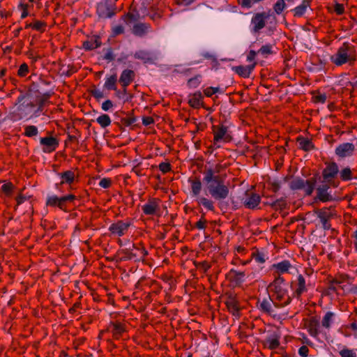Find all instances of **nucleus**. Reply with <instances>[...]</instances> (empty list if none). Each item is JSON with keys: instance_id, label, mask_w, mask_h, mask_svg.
<instances>
[{"instance_id": "1", "label": "nucleus", "mask_w": 357, "mask_h": 357, "mask_svg": "<svg viewBox=\"0 0 357 357\" xmlns=\"http://www.w3.org/2000/svg\"><path fill=\"white\" fill-rule=\"evenodd\" d=\"M45 98H33L28 95H20L9 108L6 119L12 122L28 121L43 114Z\"/></svg>"}, {"instance_id": "2", "label": "nucleus", "mask_w": 357, "mask_h": 357, "mask_svg": "<svg viewBox=\"0 0 357 357\" xmlns=\"http://www.w3.org/2000/svg\"><path fill=\"white\" fill-rule=\"evenodd\" d=\"M203 183L204 192L211 195L216 201L225 199L229 194V189L224 179L214 174L212 169H207L204 174Z\"/></svg>"}, {"instance_id": "3", "label": "nucleus", "mask_w": 357, "mask_h": 357, "mask_svg": "<svg viewBox=\"0 0 357 357\" xmlns=\"http://www.w3.org/2000/svg\"><path fill=\"white\" fill-rule=\"evenodd\" d=\"M269 288L272 292L273 305L275 307H284L291 301L289 292V285L282 277H277L270 284Z\"/></svg>"}, {"instance_id": "4", "label": "nucleus", "mask_w": 357, "mask_h": 357, "mask_svg": "<svg viewBox=\"0 0 357 357\" xmlns=\"http://www.w3.org/2000/svg\"><path fill=\"white\" fill-rule=\"evenodd\" d=\"M357 54L354 45L349 43H344L331 56V61L336 66H341L344 64L353 66L356 60Z\"/></svg>"}, {"instance_id": "5", "label": "nucleus", "mask_w": 357, "mask_h": 357, "mask_svg": "<svg viewBox=\"0 0 357 357\" xmlns=\"http://www.w3.org/2000/svg\"><path fill=\"white\" fill-rule=\"evenodd\" d=\"M190 183L191 186L192 195L196 198V202L197 204L204 206L208 211H213L215 210L213 201L200 195L202 189V184L201 181L198 178H196L194 180H190Z\"/></svg>"}, {"instance_id": "6", "label": "nucleus", "mask_w": 357, "mask_h": 357, "mask_svg": "<svg viewBox=\"0 0 357 357\" xmlns=\"http://www.w3.org/2000/svg\"><path fill=\"white\" fill-rule=\"evenodd\" d=\"M315 183L316 181L314 178L306 181L301 178H295L291 183V188L294 190H303L307 195H310L314 189Z\"/></svg>"}, {"instance_id": "7", "label": "nucleus", "mask_w": 357, "mask_h": 357, "mask_svg": "<svg viewBox=\"0 0 357 357\" xmlns=\"http://www.w3.org/2000/svg\"><path fill=\"white\" fill-rule=\"evenodd\" d=\"M213 144L216 147H220L218 144L220 142H227L231 137L228 132L227 127L223 125L213 127Z\"/></svg>"}, {"instance_id": "8", "label": "nucleus", "mask_w": 357, "mask_h": 357, "mask_svg": "<svg viewBox=\"0 0 357 357\" xmlns=\"http://www.w3.org/2000/svg\"><path fill=\"white\" fill-rule=\"evenodd\" d=\"M75 198V196L73 195H68L61 197L56 195H51L47 197L46 204L50 206H58L61 209H63L66 202H73Z\"/></svg>"}, {"instance_id": "9", "label": "nucleus", "mask_w": 357, "mask_h": 357, "mask_svg": "<svg viewBox=\"0 0 357 357\" xmlns=\"http://www.w3.org/2000/svg\"><path fill=\"white\" fill-rule=\"evenodd\" d=\"M130 225L131 222L129 220H118L110 225L109 231L114 236H123L126 234Z\"/></svg>"}, {"instance_id": "10", "label": "nucleus", "mask_w": 357, "mask_h": 357, "mask_svg": "<svg viewBox=\"0 0 357 357\" xmlns=\"http://www.w3.org/2000/svg\"><path fill=\"white\" fill-rule=\"evenodd\" d=\"M280 344V335L276 331L268 333L263 340L264 347L271 350L278 348Z\"/></svg>"}, {"instance_id": "11", "label": "nucleus", "mask_w": 357, "mask_h": 357, "mask_svg": "<svg viewBox=\"0 0 357 357\" xmlns=\"http://www.w3.org/2000/svg\"><path fill=\"white\" fill-rule=\"evenodd\" d=\"M40 144L44 153H50L59 146V141L54 137H45L40 139Z\"/></svg>"}, {"instance_id": "12", "label": "nucleus", "mask_w": 357, "mask_h": 357, "mask_svg": "<svg viewBox=\"0 0 357 357\" xmlns=\"http://www.w3.org/2000/svg\"><path fill=\"white\" fill-rule=\"evenodd\" d=\"M268 17L265 13H259L255 14L251 20L252 31L254 33L259 32L266 25V20Z\"/></svg>"}, {"instance_id": "13", "label": "nucleus", "mask_w": 357, "mask_h": 357, "mask_svg": "<svg viewBox=\"0 0 357 357\" xmlns=\"http://www.w3.org/2000/svg\"><path fill=\"white\" fill-rule=\"evenodd\" d=\"M142 211L147 215H156L160 211V201L157 199H149L142 206Z\"/></svg>"}, {"instance_id": "14", "label": "nucleus", "mask_w": 357, "mask_h": 357, "mask_svg": "<svg viewBox=\"0 0 357 357\" xmlns=\"http://www.w3.org/2000/svg\"><path fill=\"white\" fill-rule=\"evenodd\" d=\"M261 197L258 194L252 192H248L245 195V197L243 199L244 205L248 208L253 209L256 208L260 203Z\"/></svg>"}, {"instance_id": "15", "label": "nucleus", "mask_w": 357, "mask_h": 357, "mask_svg": "<svg viewBox=\"0 0 357 357\" xmlns=\"http://www.w3.org/2000/svg\"><path fill=\"white\" fill-rule=\"evenodd\" d=\"M293 268V266L288 260H283L272 265V269L278 275V277L284 273H290Z\"/></svg>"}, {"instance_id": "16", "label": "nucleus", "mask_w": 357, "mask_h": 357, "mask_svg": "<svg viewBox=\"0 0 357 357\" xmlns=\"http://www.w3.org/2000/svg\"><path fill=\"white\" fill-rule=\"evenodd\" d=\"M135 73L133 70L126 69L123 70L119 78V82L123 88V93H126V88L134 80Z\"/></svg>"}, {"instance_id": "17", "label": "nucleus", "mask_w": 357, "mask_h": 357, "mask_svg": "<svg viewBox=\"0 0 357 357\" xmlns=\"http://www.w3.org/2000/svg\"><path fill=\"white\" fill-rule=\"evenodd\" d=\"M97 13L100 17H111L114 13L109 4L108 0H102L97 6Z\"/></svg>"}, {"instance_id": "18", "label": "nucleus", "mask_w": 357, "mask_h": 357, "mask_svg": "<svg viewBox=\"0 0 357 357\" xmlns=\"http://www.w3.org/2000/svg\"><path fill=\"white\" fill-rule=\"evenodd\" d=\"M259 309L262 312H264L271 316H273L274 317H276V312L275 311L274 307H273V298H271V297H269L268 298H264L261 301L259 302Z\"/></svg>"}, {"instance_id": "19", "label": "nucleus", "mask_w": 357, "mask_h": 357, "mask_svg": "<svg viewBox=\"0 0 357 357\" xmlns=\"http://www.w3.org/2000/svg\"><path fill=\"white\" fill-rule=\"evenodd\" d=\"M107 330L112 333L116 339L119 338L126 331L124 324L119 321L111 322Z\"/></svg>"}, {"instance_id": "20", "label": "nucleus", "mask_w": 357, "mask_h": 357, "mask_svg": "<svg viewBox=\"0 0 357 357\" xmlns=\"http://www.w3.org/2000/svg\"><path fill=\"white\" fill-rule=\"evenodd\" d=\"M339 172L338 167L336 163L332 162L327 165L323 171V176L327 181H330Z\"/></svg>"}, {"instance_id": "21", "label": "nucleus", "mask_w": 357, "mask_h": 357, "mask_svg": "<svg viewBox=\"0 0 357 357\" xmlns=\"http://www.w3.org/2000/svg\"><path fill=\"white\" fill-rule=\"evenodd\" d=\"M354 150V146L351 143H344L335 149V153L340 157H346L351 155Z\"/></svg>"}, {"instance_id": "22", "label": "nucleus", "mask_w": 357, "mask_h": 357, "mask_svg": "<svg viewBox=\"0 0 357 357\" xmlns=\"http://www.w3.org/2000/svg\"><path fill=\"white\" fill-rule=\"evenodd\" d=\"M135 59L142 60L144 63H153L156 57L151 53L145 50H139L134 54Z\"/></svg>"}, {"instance_id": "23", "label": "nucleus", "mask_w": 357, "mask_h": 357, "mask_svg": "<svg viewBox=\"0 0 357 357\" xmlns=\"http://www.w3.org/2000/svg\"><path fill=\"white\" fill-rule=\"evenodd\" d=\"M255 67V63L247 66H238L234 68V71L243 77H248Z\"/></svg>"}, {"instance_id": "24", "label": "nucleus", "mask_w": 357, "mask_h": 357, "mask_svg": "<svg viewBox=\"0 0 357 357\" xmlns=\"http://www.w3.org/2000/svg\"><path fill=\"white\" fill-rule=\"evenodd\" d=\"M203 96L201 92L198 91L191 94L188 97V103L194 108H199L202 105Z\"/></svg>"}, {"instance_id": "25", "label": "nucleus", "mask_w": 357, "mask_h": 357, "mask_svg": "<svg viewBox=\"0 0 357 357\" xmlns=\"http://www.w3.org/2000/svg\"><path fill=\"white\" fill-rule=\"evenodd\" d=\"M319 322L316 319H312L307 325V329L310 335L313 337H317L319 334Z\"/></svg>"}, {"instance_id": "26", "label": "nucleus", "mask_w": 357, "mask_h": 357, "mask_svg": "<svg viewBox=\"0 0 357 357\" xmlns=\"http://www.w3.org/2000/svg\"><path fill=\"white\" fill-rule=\"evenodd\" d=\"M61 178V184H72L75 179V172L70 170L59 174Z\"/></svg>"}, {"instance_id": "27", "label": "nucleus", "mask_w": 357, "mask_h": 357, "mask_svg": "<svg viewBox=\"0 0 357 357\" xmlns=\"http://www.w3.org/2000/svg\"><path fill=\"white\" fill-rule=\"evenodd\" d=\"M329 187L327 185H322L319 186L317 191V198L321 202H328L332 199L331 196L328 192Z\"/></svg>"}, {"instance_id": "28", "label": "nucleus", "mask_w": 357, "mask_h": 357, "mask_svg": "<svg viewBox=\"0 0 357 357\" xmlns=\"http://www.w3.org/2000/svg\"><path fill=\"white\" fill-rule=\"evenodd\" d=\"M149 26L144 23H137L132 27V33L137 36H142L148 32Z\"/></svg>"}, {"instance_id": "29", "label": "nucleus", "mask_w": 357, "mask_h": 357, "mask_svg": "<svg viewBox=\"0 0 357 357\" xmlns=\"http://www.w3.org/2000/svg\"><path fill=\"white\" fill-rule=\"evenodd\" d=\"M335 314L332 312H327L322 320H321V326L327 329H329L331 327V325L334 322Z\"/></svg>"}, {"instance_id": "30", "label": "nucleus", "mask_w": 357, "mask_h": 357, "mask_svg": "<svg viewBox=\"0 0 357 357\" xmlns=\"http://www.w3.org/2000/svg\"><path fill=\"white\" fill-rule=\"evenodd\" d=\"M116 82L117 76L116 74L106 77L104 84L105 89L116 91Z\"/></svg>"}, {"instance_id": "31", "label": "nucleus", "mask_w": 357, "mask_h": 357, "mask_svg": "<svg viewBox=\"0 0 357 357\" xmlns=\"http://www.w3.org/2000/svg\"><path fill=\"white\" fill-rule=\"evenodd\" d=\"M305 291H307L305 280L302 275H299L298 276V287L295 291V294L296 296L298 297Z\"/></svg>"}, {"instance_id": "32", "label": "nucleus", "mask_w": 357, "mask_h": 357, "mask_svg": "<svg viewBox=\"0 0 357 357\" xmlns=\"http://www.w3.org/2000/svg\"><path fill=\"white\" fill-rule=\"evenodd\" d=\"M252 258L256 263L264 264L268 257L264 252L256 250L252 253Z\"/></svg>"}, {"instance_id": "33", "label": "nucleus", "mask_w": 357, "mask_h": 357, "mask_svg": "<svg viewBox=\"0 0 357 357\" xmlns=\"http://www.w3.org/2000/svg\"><path fill=\"white\" fill-rule=\"evenodd\" d=\"M24 132L23 135L27 137H33L38 135V129L36 126L28 125L24 127Z\"/></svg>"}, {"instance_id": "34", "label": "nucleus", "mask_w": 357, "mask_h": 357, "mask_svg": "<svg viewBox=\"0 0 357 357\" xmlns=\"http://www.w3.org/2000/svg\"><path fill=\"white\" fill-rule=\"evenodd\" d=\"M330 216L331 213L328 211H320L319 213V218H320V220L325 229H328L330 228V225L328 224Z\"/></svg>"}, {"instance_id": "35", "label": "nucleus", "mask_w": 357, "mask_h": 357, "mask_svg": "<svg viewBox=\"0 0 357 357\" xmlns=\"http://www.w3.org/2000/svg\"><path fill=\"white\" fill-rule=\"evenodd\" d=\"M308 6L309 2L307 0H304L301 5L294 9V15L297 17L302 16L306 12Z\"/></svg>"}, {"instance_id": "36", "label": "nucleus", "mask_w": 357, "mask_h": 357, "mask_svg": "<svg viewBox=\"0 0 357 357\" xmlns=\"http://www.w3.org/2000/svg\"><path fill=\"white\" fill-rule=\"evenodd\" d=\"M30 7L28 3H26L24 0H20L17 9L22 12L21 13V19H24L29 15L28 9Z\"/></svg>"}, {"instance_id": "37", "label": "nucleus", "mask_w": 357, "mask_h": 357, "mask_svg": "<svg viewBox=\"0 0 357 357\" xmlns=\"http://www.w3.org/2000/svg\"><path fill=\"white\" fill-rule=\"evenodd\" d=\"M97 123L103 128L111 124V119L107 114H101L96 119Z\"/></svg>"}, {"instance_id": "38", "label": "nucleus", "mask_w": 357, "mask_h": 357, "mask_svg": "<svg viewBox=\"0 0 357 357\" xmlns=\"http://www.w3.org/2000/svg\"><path fill=\"white\" fill-rule=\"evenodd\" d=\"M233 281L236 284H241L245 281V273L243 271H234Z\"/></svg>"}, {"instance_id": "39", "label": "nucleus", "mask_w": 357, "mask_h": 357, "mask_svg": "<svg viewBox=\"0 0 357 357\" xmlns=\"http://www.w3.org/2000/svg\"><path fill=\"white\" fill-rule=\"evenodd\" d=\"M339 354L341 357H357V354L354 349H348L344 347L339 351Z\"/></svg>"}, {"instance_id": "40", "label": "nucleus", "mask_w": 357, "mask_h": 357, "mask_svg": "<svg viewBox=\"0 0 357 357\" xmlns=\"http://www.w3.org/2000/svg\"><path fill=\"white\" fill-rule=\"evenodd\" d=\"M340 176L343 181H349L352 178V172L350 168L345 167L340 172Z\"/></svg>"}, {"instance_id": "41", "label": "nucleus", "mask_w": 357, "mask_h": 357, "mask_svg": "<svg viewBox=\"0 0 357 357\" xmlns=\"http://www.w3.org/2000/svg\"><path fill=\"white\" fill-rule=\"evenodd\" d=\"M273 52V45L270 44L263 45L258 51V53L264 56L271 54Z\"/></svg>"}, {"instance_id": "42", "label": "nucleus", "mask_w": 357, "mask_h": 357, "mask_svg": "<svg viewBox=\"0 0 357 357\" xmlns=\"http://www.w3.org/2000/svg\"><path fill=\"white\" fill-rule=\"evenodd\" d=\"M286 7L284 0H278L274 5V10L277 14H280Z\"/></svg>"}, {"instance_id": "43", "label": "nucleus", "mask_w": 357, "mask_h": 357, "mask_svg": "<svg viewBox=\"0 0 357 357\" xmlns=\"http://www.w3.org/2000/svg\"><path fill=\"white\" fill-rule=\"evenodd\" d=\"M300 146L305 151H309L313 148L312 143L306 139H303L300 141Z\"/></svg>"}, {"instance_id": "44", "label": "nucleus", "mask_w": 357, "mask_h": 357, "mask_svg": "<svg viewBox=\"0 0 357 357\" xmlns=\"http://www.w3.org/2000/svg\"><path fill=\"white\" fill-rule=\"evenodd\" d=\"M46 24L42 21H36L33 23V29L43 32L45 30Z\"/></svg>"}, {"instance_id": "45", "label": "nucleus", "mask_w": 357, "mask_h": 357, "mask_svg": "<svg viewBox=\"0 0 357 357\" xmlns=\"http://www.w3.org/2000/svg\"><path fill=\"white\" fill-rule=\"evenodd\" d=\"M218 92H220V88H218V87H212V86L207 87L204 91V93L205 96H206L207 97H211L213 94H215L216 93H218Z\"/></svg>"}, {"instance_id": "46", "label": "nucleus", "mask_w": 357, "mask_h": 357, "mask_svg": "<svg viewBox=\"0 0 357 357\" xmlns=\"http://www.w3.org/2000/svg\"><path fill=\"white\" fill-rule=\"evenodd\" d=\"M29 73V67L27 64L22 63L18 70L17 75L20 77H25Z\"/></svg>"}, {"instance_id": "47", "label": "nucleus", "mask_w": 357, "mask_h": 357, "mask_svg": "<svg viewBox=\"0 0 357 357\" xmlns=\"http://www.w3.org/2000/svg\"><path fill=\"white\" fill-rule=\"evenodd\" d=\"M256 55H257V52L254 50H250L248 55H247V61L249 62V64L250 63H255V65L257 64L256 61H255V57H256Z\"/></svg>"}, {"instance_id": "48", "label": "nucleus", "mask_w": 357, "mask_h": 357, "mask_svg": "<svg viewBox=\"0 0 357 357\" xmlns=\"http://www.w3.org/2000/svg\"><path fill=\"white\" fill-rule=\"evenodd\" d=\"M114 107V104L112 100H106L102 103L101 108L103 111L107 112Z\"/></svg>"}, {"instance_id": "49", "label": "nucleus", "mask_w": 357, "mask_h": 357, "mask_svg": "<svg viewBox=\"0 0 357 357\" xmlns=\"http://www.w3.org/2000/svg\"><path fill=\"white\" fill-rule=\"evenodd\" d=\"M13 185L11 183H4L1 185V190L6 195H10L13 190Z\"/></svg>"}, {"instance_id": "50", "label": "nucleus", "mask_w": 357, "mask_h": 357, "mask_svg": "<svg viewBox=\"0 0 357 357\" xmlns=\"http://www.w3.org/2000/svg\"><path fill=\"white\" fill-rule=\"evenodd\" d=\"M112 184L111 179L107 178H104L100 180L99 182V185L103 188H108L110 187Z\"/></svg>"}, {"instance_id": "51", "label": "nucleus", "mask_w": 357, "mask_h": 357, "mask_svg": "<svg viewBox=\"0 0 357 357\" xmlns=\"http://www.w3.org/2000/svg\"><path fill=\"white\" fill-rule=\"evenodd\" d=\"M159 169L162 173H167L171 170V166L169 163L162 162L159 165Z\"/></svg>"}, {"instance_id": "52", "label": "nucleus", "mask_w": 357, "mask_h": 357, "mask_svg": "<svg viewBox=\"0 0 357 357\" xmlns=\"http://www.w3.org/2000/svg\"><path fill=\"white\" fill-rule=\"evenodd\" d=\"M327 96L324 93H319L314 96V101L316 102L324 103L326 100Z\"/></svg>"}, {"instance_id": "53", "label": "nucleus", "mask_w": 357, "mask_h": 357, "mask_svg": "<svg viewBox=\"0 0 357 357\" xmlns=\"http://www.w3.org/2000/svg\"><path fill=\"white\" fill-rule=\"evenodd\" d=\"M309 349L306 346H302L298 349V354L302 357H307Z\"/></svg>"}, {"instance_id": "54", "label": "nucleus", "mask_w": 357, "mask_h": 357, "mask_svg": "<svg viewBox=\"0 0 357 357\" xmlns=\"http://www.w3.org/2000/svg\"><path fill=\"white\" fill-rule=\"evenodd\" d=\"M98 46H99V45L96 42L91 43V42L87 41L84 43V47L86 50H93V49L98 47Z\"/></svg>"}, {"instance_id": "55", "label": "nucleus", "mask_w": 357, "mask_h": 357, "mask_svg": "<svg viewBox=\"0 0 357 357\" xmlns=\"http://www.w3.org/2000/svg\"><path fill=\"white\" fill-rule=\"evenodd\" d=\"M199 82H200L199 78L195 77V78L190 79L188 80V85L190 87H197L198 86V84H199Z\"/></svg>"}, {"instance_id": "56", "label": "nucleus", "mask_w": 357, "mask_h": 357, "mask_svg": "<svg viewBox=\"0 0 357 357\" xmlns=\"http://www.w3.org/2000/svg\"><path fill=\"white\" fill-rule=\"evenodd\" d=\"M206 220L202 218L196 223V227L199 229H204L206 227Z\"/></svg>"}, {"instance_id": "57", "label": "nucleus", "mask_w": 357, "mask_h": 357, "mask_svg": "<svg viewBox=\"0 0 357 357\" xmlns=\"http://www.w3.org/2000/svg\"><path fill=\"white\" fill-rule=\"evenodd\" d=\"M335 11L338 15L342 14L344 11V8L343 5L337 3L335 6Z\"/></svg>"}, {"instance_id": "58", "label": "nucleus", "mask_w": 357, "mask_h": 357, "mask_svg": "<svg viewBox=\"0 0 357 357\" xmlns=\"http://www.w3.org/2000/svg\"><path fill=\"white\" fill-rule=\"evenodd\" d=\"M123 31L124 29L121 25H117L113 28V32L115 35L123 33Z\"/></svg>"}, {"instance_id": "59", "label": "nucleus", "mask_w": 357, "mask_h": 357, "mask_svg": "<svg viewBox=\"0 0 357 357\" xmlns=\"http://www.w3.org/2000/svg\"><path fill=\"white\" fill-rule=\"evenodd\" d=\"M93 96L96 98V99H100V98H102L104 97V94H103V92L101 91L100 90H98V89H96V90H94L93 92Z\"/></svg>"}, {"instance_id": "60", "label": "nucleus", "mask_w": 357, "mask_h": 357, "mask_svg": "<svg viewBox=\"0 0 357 357\" xmlns=\"http://www.w3.org/2000/svg\"><path fill=\"white\" fill-rule=\"evenodd\" d=\"M142 123L145 126H149V125L153 123V119L152 117L146 116V117L143 118Z\"/></svg>"}, {"instance_id": "61", "label": "nucleus", "mask_w": 357, "mask_h": 357, "mask_svg": "<svg viewBox=\"0 0 357 357\" xmlns=\"http://www.w3.org/2000/svg\"><path fill=\"white\" fill-rule=\"evenodd\" d=\"M241 5L246 8H250L253 5L252 0H242Z\"/></svg>"}, {"instance_id": "62", "label": "nucleus", "mask_w": 357, "mask_h": 357, "mask_svg": "<svg viewBox=\"0 0 357 357\" xmlns=\"http://www.w3.org/2000/svg\"><path fill=\"white\" fill-rule=\"evenodd\" d=\"M26 199V197L22 195H19L17 198H16V201H17V205H20L22 203H24L25 202V200Z\"/></svg>"}, {"instance_id": "63", "label": "nucleus", "mask_w": 357, "mask_h": 357, "mask_svg": "<svg viewBox=\"0 0 357 357\" xmlns=\"http://www.w3.org/2000/svg\"><path fill=\"white\" fill-rule=\"evenodd\" d=\"M354 238V247L355 250L357 252V229L353 234Z\"/></svg>"}, {"instance_id": "64", "label": "nucleus", "mask_w": 357, "mask_h": 357, "mask_svg": "<svg viewBox=\"0 0 357 357\" xmlns=\"http://www.w3.org/2000/svg\"><path fill=\"white\" fill-rule=\"evenodd\" d=\"M349 328L352 329L353 331H355L357 332V324L356 322H353L349 325Z\"/></svg>"}]
</instances>
